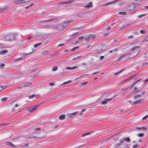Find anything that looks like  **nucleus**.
<instances>
[{
  "mask_svg": "<svg viewBox=\"0 0 148 148\" xmlns=\"http://www.w3.org/2000/svg\"><path fill=\"white\" fill-rule=\"evenodd\" d=\"M64 45V43H62L58 45V47H62Z\"/></svg>",
  "mask_w": 148,
  "mask_h": 148,
  "instance_id": "nucleus-61",
  "label": "nucleus"
},
{
  "mask_svg": "<svg viewBox=\"0 0 148 148\" xmlns=\"http://www.w3.org/2000/svg\"><path fill=\"white\" fill-rule=\"evenodd\" d=\"M86 109H83L81 111V113H80V115L81 116L82 115V112H83L85 111V110Z\"/></svg>",
  "mask_w": 148,
  "mask_h": 148,
  "instance_id": "nucleus-55",
  "label": "nucleus"
},
{
  "mask_svg": "<svg viewBox=\"0 0 148 148\" xmlns=\"http://www.w3.org/2000/svg\"><path fill=\"white\" fill-rule=\"evenodd\" d=\"M5 143L6 145L9 146H11L12 147H16V146L14 144L10 142H6Z\"/></svg>",
  "mask_w": 148,
  "mask_h": 148,
  "instance_id": "nucleus-11",
  "label": "nucleus"
},
{
  "mask_svg": "<svg viewBox=\"0 0 148 148\" xmlns=\"http://www.w3.org/2000/svg\"><path fill=\"white\" fill-rule=\"evenodd\" d=\"M77 66H76L72 67H67L66 68V69L67 70H71L77 68Z\"/></svg>",
  "mask_w": 148,
  "mask_h": 148,
  "instance_id": "nucleus-15",
  "label": "nucleus"
},
{
  "mask_svg": "<svg viewBox=\"0 0 148 148\" xmlns=\"http://www.w3.org/2000/svg\"><path fill=\"white\" fill-rule=\"evenodd\" d=\"M72 81H71V80H69L67 82H64L63 84H67V83H69V82H71Z\"/></svg>",
  "mask_w": 148,
  "mask_h": 148,
  "instance_id": "nucleus-48",
  "label": "nucleus"
},
{
  "mask_svg": "<svg viewBox=\"0 0 148 148\" xmlns=\"http://www.w3.org/2000/svg\"><path fill=\"white\" fill-rule=\"evenodd\" d=\"M31 0H18V3L20 4L29 1Z\"/></svg>",
  "mask_w": 148,
  "mask_h": 148,
  "instance_id": "nucleus-13",
  "label": "nucleus"
},
{
  "mask_svg": "<svg viewBox=\"0 0 148 148\" xmlns=\"http://www.w3.org/2000/svg\"><path fill=\"white\" fill-rule=\"evenodd\" d=\"M123 70H121L118 72L114 74V75H116L119 73H121Z\"/></svg>",
  "mask_w": 148,
  "mask_h": 148,
  "instance_id": "nucleus-50",
  "label": "nucleus"
},
{
  "mask_svg": "<svg viewBox=\"0 0 148 148\" xmlns=\"http://www.w3.org/2000/svg\"><path fill=\"white\" fill-rule=\"evenodd\" d=\"M104 58V56H101L99 58V60L100 61H101L102 60V59Z\"/></svg>",
  "mask_w": 148,
  "mask_h": 148,
  "instance_id": "nucleus-52",
  "label": "nucleus"
},
{
  "mask_svg": "<svg viewBox=\"0 0 148 148\" xmlns=\"http://www.w3.org/2000/svg\"><path fill=\"white\" fill-rule=\"evenodd\" d=\"M111 41L114 43L117 42L118 41V39H112Z\"/></svg>",
  "mask_w": 148,
  "mask_h": 148,
  "instance_id": "nucleus-30",
  "label": "nucleus"
},
{
  "mask_svg": "<svg viewBox=\"0 0 148 148\" xmlns=\"http://www.w3.org/2000/svg\"><path fill=\"white\" fill-rule=\"evenodd\" d=\"M128 25H124V26H123L121 28V29H123L125 27H126V26H128Z\"/></svg>",
  "mask_w": 148,
  "mask_h": 148,
  "instance_id": "nucleus-60",
  "label": "nucleus"
},
{
  "mask_svg": "<svg viewBox=\"0 0 148 148\" xmlns=\"http://www.w3.org/2000/svg\"><path fill=\"white\" fill-rule=\"evenodd\" d=\"M57 67L55 66L54 67H53L52 68V71H55L57 70Z\"/></svg>",
  "mask_w": 148,
  "mask_h": 148,
  "instance_id": "nucleus-34",
  "label": "nucleus"
},
{
  "mask_svg": "<svg viewBox=\"0 0 148 148\" xmlns=\"http://www.w3.org/2000/svg\"><path fill=\"white\" fill-rule=\"evenodd\" d=\"M148 81V78L147 79L144 80L143 81V83H144L146 82H147Z\"/></svg>",
  "mask_w": 148,
  "mask_h": 148,
  "instance_id": "nucleus-64",
  "label": "nucleus"
},
{
  "mask_svg": "<svg viewBox=\"0 0 148 148\" xmlns=\"http://www.w3.org/2000/svg\"><path fill=\"white\" fill-rule=\"evenodd\" d=\"M135 7V5L134 3H130L128 6V9L130 11L133 10Z\"/></svg>",
  "mask_w": 148,
  "mask_h": 148,
  "instance_id": "nucleus-6",
  "label": "nucleus"
},
{
  "mask_svg": "<svg viewBox=\"0 0 148 148\" xmlns=\"http://www.w3.org/2000/svg\"><path fill=\"white\" fill-rule=\"evenodd\" d=\"M148 117V115H147L143 117V118L142 119L143 120L146 119Z\"/></svg>",
  "mask_w": 148,
  "mask_h": 148,
  "instance_id": "nucleus-47",
  "label": "nucleus"
},
{
  "mask_svg": "<svg viewBox=\"0 0 148 148\" xmlns=\"http://www.w3.org/2000/svg\"><path fill=\"white\" fill-rule=\"evenodd\" d=\"M134 77L133 76H132L129 78H128L127 79H125L122 81V83H124L126 82H127L129 81L131 79H132Z\"/></svg>",
  "mask_w": 148,
  "mask_h": 148,
  "instance_id": "nucleus-10",
  "label": "nucleus"
},
{
  "mask_svg": "<svg viewBox=\"0 0 148 148\" xmlns=\"http://www.w3.org/2000/svg\"><path fill=\"white\" fill-rule=\"evenodd\" d=\"M119 0H115L111 2H109L106 3L105 5H111V4H113L114 3V2L116 1H119Z\"/></svg>",
  "mask_w": 148,
  "mask_h": 148,
  "instance_id": "nucleus-16",
  "label": "nucleus"
},
{
  "mask_svg": "<svg viewBox=\"0 0 148 148\" xmlns=\"http://www.w3.org/2000/svg\"><path fill=\"white\" fill-rule=\"evenodd\" d=\"M32 53H27L26 54H25L23 55V56L24 57H26V56H27L28 55H29V54H31Z\"/></svg>",
  "mask_w": 148,
  "mask_h": 148,
  "instance_id": "nucleus-44",
  "label": "nucleus"
},
{
  "mask_svg": "<svg viewBox=\"0 0 148 148\" xmlns=\"http://www.w3.org/2000/svg\"><path fill=\"white\" fill-rule=\"evenodd\" d=\"M90 133H87L86 134H83L82 135V136L83 137H85L86 136L89 135L90 134Z\"/></svg>",
  "mask_w": 148,
  "mask_h": 148,
  "instance_id": "nucleus-32",
  "label": "nucleus"
},
{
  "mask_svg": "<svg viewBox=\"0 0 148 148\" xmlns=\"http://www.w3.org/2000/svg\"><path fill=\"white\" fill-rule=\"evenodd\" d=\"M93 6V3L92 2H90L89 4L85 5V7L86 8H88L90 7H91Z\"/></svg>",
  "mask_w": 148,
  "mask_h": 148,
  "instance_id": "nucleus-12",
  "label": "nucleus"
},
{
  "mask_svg": "<svg viewBox=\"0 0 148 148\" xmlns=\"http://www.w3.org/2000/svg\"><path fill=\"white\" fill-rule=\"evenodd\" d=\"M84 40L86 42H87L90 40V37H89L88 35L84 37Z\"/></svg>",
  "mask_w": 148,
  "mask_h": 148,
  "instance_id": "nucleus-18",
  "label": "nucleus"
},
{
  "mask_svg": "<svg viewBox=\"0 0 148 148\" xmlns=\"http://www.w3.org/2000/svg\"><path fill=\"white\" fill-rule=\"evenodd\" d=\"M7 52H8V51L6 50H3V51H1L0 53H1L2 54H3L4 53H7Z\"/></svg>",
  "mask_w": 148,
  "mask_h": 148,
  "instance_id": "nucleus-31",
  "label": "nucleus"
},
{
  "mask_svg": "<svg viewBox=\"0 0 148 148\" xmlns=\"http://www.w3.org/2000/svg\"><path fill=\"white\" fill-rule=\"evenodd\" d=\"M124 141H127L128 142H130V138H129L127 137L121 139V142H123Z\"/></svg>",
  "mask_w": 148,
  "mask_h": 148,
  "instance_id": "nucleus-14",
  "label": "nucleus"
},
{
  "mask_svg": "<svg viewBox=\"0 0 148 148\" xmlns=\"http://www.w3.org/2000/svg\"><path fill=\"white\" fill-rule=\"evenodd\" d=\"M28 146V144L27 143L25 144V145L23 146L22 147V148H25L27 146Z\"/></svg>",
  "mask_w": 148,
  "mask_h": 148,
  "instance_id": "nucleus-41",
  "label": "nucleus"
},
{
  "mask_svg": "<svg viewBox=\"0 0 148 148\" xmlns=\"http://www.w3.org/2000/svg\"><path fill=\"white\" fill-rule=\"evenodd\" d=\"M88 35L89 37H90V40L92 39H95L96 37L95 35L93 34H91L89 35Z\"/></svg>",
  "mask_w": 148,
  "mask_h": 148,
  "instance_id": "nucleus-17",
  "label": "nucleus"
},
{
  "mask_svg": "<svg viewBox=\"0 0 148 148\" xmlns=\"http://www.w3.org/2000/svg\"><path fill=\"white\" fill-rule=\"evenodd\" d=\"M144 40L148 42V36H147L145 38H144Z\"/></svg>",
  "mask_w": 148,
  "mask_h": 148,
  "instance_id": "nucleus-56",
  "label": "nucleus"
},
{
  "mask_svg": "<svg viewBox=\"0 0 148 148\" xmlns=\"http://www.w3.org/2000/svg\"><path fill=\"white\" fill-rule=\"evenodd\" d=\"M49 51L48 50H47V51H45V52H43V54L45 55L46 53H49Z\"/></svg>",
  "mask_w": 148,
  "mask_h": 148,
  "instance_id": "nucleus-58",
  "label": "nucleus"
},
{
  "mask_svg": "<svg viewBox=\"0 0 148 148\" xmlns=\"http://www.w3.org/2000/svg\"><path fill=\"white\" fill-rule=\"evenodd\" d=\"M81 56H79L75 57L74 58H73L72 60H76L77 59L79 58H81Z\"/></svg>",
  "mask_w": 148,
  "mask_h": 148,
  "instance_id": "nucleus-28",
  "label": "nucleus"
},
{
  "mask_svg": "<svg viewBox=\"0 0 148 148\" xmlns=\"http://www.w3.org/2000/svg\"><path fill=\"white\" fill-rule=\"evenodd\" d=\"M38 107L37 106H33L28 109V110L30 112H33L35 111L36 108Z\"/></svg>",
  "mask_w": 148,
  "mask_h": 148,
  "instance_id": "nucleus-8",
  "label": "nucleus"
},
{
  "mask_svg": "<svg viewBox=\"0 0 148 148\" xmlns=\"http://www.w3.org/2000/svg\"><path fill=\"white\" fill-rule=\"evenodd\" d=\"M131 50H133V51L131 53L130 55L132 57L138 54L140 51V49L138 46H133L131 47Z\"/></svg>",
  "mask_w": 148,
  "mask_h": 148,
  "instance_id": "nucleus-1",
  "label": "nucleus"
},
{
  "mask_svg": "<svg viewBox=\"0 0 148 148\" xmlns=\"http://www.w3.org/2000/svg\"><path fill=\"white\" fill-rule=\"evenodd\" d=\"M141 130H145L147 129V128L144 127H141Z\"/></svg>",
  "mask_w": 148,
  "mask_h": 148,
  "instance_id": "nucleus-54",
  "label": "nucleus"
},
{
  "mask_svg": "<svg viewBox=\"0 0 148 148\" xmlns=\"http://www.w3.org/2000/svg\"><path fill=\"white\" fill-rule=\"evenodd\" d=\"M35 97V95H32L29 96V98L30 99H31Z\"/></svg>",
  "mask_w": 148,
  "mask_h": 148,
  "instance_id": "nucleus-35",
  "label": "nucleus"
},
{
  "mask_svg": "<svg viewBox=\"0 0 148 148\" xmlns=\"http://www.w3.org/2000/svg\"><path fill=\"white\" fill-rule=\"evenodd\" d=\"M119 143H117L116 145V146H119L123 142H121V139L120 140H119Z\"/></svg>",
  "mask_w": 148,
  "mask_h": 148,
  "instance_id": "nucleus-36",
  "label": "nucleus"
},
{
  "mask_svg": "<svg viewBox=\"0 0 148 148\" xmlns=\"http://www.w3.org/2000/svg\"><path fill=\"white\" fill-rule=\"evenodd\" d=\"M55 20L54 19H51L48 20V22H53V21Z\"/></svg>",
  "mask_w": 148,
  "mask_h": 148,
  "instance_id": "nucleus-63",
  "label": "nucleus"
},
{
  "mask_svg": "<svg viewBox=\"0 0 148 148\" xmlns=\"http://www.w3.org/2000/svg\"><path fill=\"white\" fill-rule=\"evenodd\" d=\"M32 4H33V3H31V4H30V5H29V6H27L26 7H25V8H26V9H28V8H29V7H30V6H32Z\"/></svg>",
  "mask_w": 148,
  "mask_h": 148,
  "instance_id": "nucleus-57",
  "label": "nucleus"
},
{
  "mask_svg": "<svg viewBox=\"0 0 148 148\" xmlns=\"http://www.w3.org/2000/svg\"><path fill=\"white\" fill-rule=\"evenodd\" d=\"M8 125V123H5V124H0V126H2V127H3V126L4 125Z\"/></svg>",
  "mask_w": 148,
  "mask_h": 148,
  "instance_id": "nucleus-59",
  "label": "nucleus"
},
{
  "mask_svg": "<svg viewBox=\"0 0 148 148\" xmlns=\"http://www.w3.org/2000/svg\"><path fill=\"white\" fill-rule=\"evenodd\" d=\"M143 65H148V60H147L145 61L143 63Z\"/></svg>",
  "mask_w": 148,
  "mask_h": 148,
  "instance_id": "nucleus-27",
  "label": "nucleus"
},
{
  "mask_svg": "<svg viewBox=\"0 0 148 148\" xmlns=\"http://www.w3.org/2000/svg\"><path fill=\"white\" fill-rule=\"evenodd\" d=\"M117 49H117L115 48V49H112V50L110 51L109 52L111 53H114V52H115L117 50Z\"/></svg>",
  "mask_w": 148,
  "mask_h": 148,
  "instance_id": "nucleus-24",
  "label": "nucleus"
},
{
  "mask_svg": "<svg viewBox=\"0 0 148 148\" xmlns=\"http://www.w3.org/2000/svg\"><path fill=\"white\" fill-rule=\"evenodd\" d=\"M140 32L141 34H144L146 33L147 32L145 30L142 29L140 30Z\"/></svg>",
  "mask_w": 148,
  "mask_h": 148,
  "instance_id": "nucleus-25",
  "label": "nucleus"
},
{
  "mask_svg": "<svg viewBox=\"0 0 148 148\" xmlns=\"http://www.w3.org/2000/svg\"><path fill=\"white\" fill-rule=\"evenodd\" d=\"M78 48H79V47H75L74 48H73V49H72L71 51H73L76 49H78Z\"/></svg>",
  "mask_w": 148,
  "mask_h": 148,
  "instance_id": "nucleus-39",
  "label": "nucleus"
},
{
  "mask_svg": "<svg viewBox=\"0 0 148 148\" xmlns=\"http://www.w3.org/2000/svg\"><path fill=\"white\" fill-rule=\"evenodd\" d=\"M79 40H81L82 39H84V37H83V36L80 37H79Z\"/></svg>",
  "mask_w": 148,
  "mask_h": 148,
  "instance_id": "nucleus-46",
  "label": "nucleus"
},
{
  "mask_svg": "<svg viewBox=\"0 0 148 148\" xmlns=\"http://www.w3.org/2000/svg\"><path fill=\"white\" fill-rule=\"evenodd\" d=\"M118 13L121 15H125L126 14V12L123 11H121L118 12Z\"/></svg>",
  "mask_w": 148,
  "mask_h": 148,
  "instance_id": "nucleus-22",
  "label": "nucleus"
},
{
  "mask_svg": "<svg viewBox=\"0 0 148 148\" xmlns=\"http://www.w3.org/2000/svg\"><path fill=\"white\" fill-rule=\"evenodd\" d=\"M32 38H33L32 37H29V38H27L25 39V41H27L28 40H29L31 39Z\"/></svg>",
  "mask_w": 148,
  "mask_h": 148,
  "instance_id": "nucleus-49",
  "label": "nucleus"
},
{
  "mask_svg": "<svg viewBox=\"0 0 148 148\" xmlns=\"http://www.w3.org/2000/svg\"><path fill=\"white\" fill-rule=\"evenodd\" d=\"M108 94L107 93H104L101 95V98L103 99L105 98Z\"/></svg>",
  "mask_w": 148,
  "mask_h": 148,
  "instance_id": "nucleus-20",
  "label": "nucleus"
},
{
  "mask_svg": "<svg viewBox=\"0 0 148 148\" xmlns=\"http://www.w3.org/2000/svg\"><path fill=\"white\" fill-rule=\"evenodd\" d=\"M115 95H114L112 98L108 99H106L104 100L101 101L100 102V103H101V104H106L109 101L112 100V99L114 97H115Z\"/></svg>",
  "mask_w": 148,
  "mask_h": 148,
  "instance_id": "nucleus-5",
  "label": "nucleus"
},
{
  "mask_svg": "<svg viewBox=\"0 0 148 148\" xmlns=\"http://www.w3.org/2000/svg\"><path fill=\"white\" fill-rule=\"evenodd\" d=\"M77 113V112H76L71 114H68L67 115V117L69 118H72V117L75 115Z\"/></svg>",
  "mask_w": 148,
  "mask_h": 148,
  "instance_id": "nucleus-9",
  "label": "nucleus"
},
{
  "mask_svg": "<svg viewBox=\"0 0 148 148\" xmlns=\"http://www.w3.org/2000/svg\"><path fill=\"white\" fill-rule=\"evenodd\" d=\"M65 116L64 114H63L61 115H60L59 118V119L60 120H64L65 118Z\"/></svg>",
  "mask_w": 148,
  "mask_h": 148,
  "instance_id": "nucleus-21",
  "label": "nucleus"
},
{
  "mask_svg": "<svg viewBox=\"0 0 148 148\" xmlns=\"http://www.w3.org/2000/svg\"><path fill=\"white\" fill-rule=\"evenodd\" d=\"M73 0H69L68 1L66 2H61L58 3V4L60 5H62L63 4H70L74 1Z\"/></svg>",
  "mask_w": 148,
  "mask_h": 148,
  "instance_id": "nucleus-7",
  "label": "nucleus"
},
{
  "mask_svg": "<svg viewBox=\"0 0 148 148\" xmlns=\"http://www.w3.org/2000/svg\"><path fill=\"white\" fill-rule=\"evenodd\" d=\"M5 38L11 41L14 40L16 39V35L14 34L7 35L5 36Z\"/></svg>",
  "mask_w": 148,
  "mask_h": 148,
  "instance_id": "nucleus-3",
  "label": "nucleus"
},
{
  "mask_svg": "<svg viewBox=\"0 0 148 148\" xmlns=\"http://www.w3.org/2000/svg\"><path fill=\"white\" fill-rule=\"evenodd\" d=\"M7 87V85L1 86L0 85V91H1Z\"/></svg>",
  "mask_w": 148,
  "mask_h": 148,
  "instance_id": "nucleus-19",
  "label": "nucleus"
},
{
  "mask_svg": "<svg viewBox=\"0 0 148 148\" xmlns=\"http://www.w3.org/2000/svg\"><path fill=\"white\" fill-rule=\"evenodd\" d=\"M131 53H126L121 55L119 58L116 60L117 61L123 59H127L129 58H132V56L130 55Z\"/></svg>",
  "mask_w": 148,
  "mask_h": 148,
  "instance_id": "nucleus-2",
  "label": "nucleus"
},
{
  "mask_svg": "<svg viewBox=\"0 0 148 148\" xmlns=\"http://www.w3.org/2000/svg\"><path fill=\"white\" fill-rule=\"evenodd\" d=\"M20 60V58H17V59H14V62H16L17 61L19 60Z\"/></svg>",
  "mask_w": 148,
  "mask_h": 148,
  "instance_id": "nucleus-51",
  "label": "nucleus"
},
{
  "mask_svg": "<svg viewBox=\"0 0 148 148\" xmlns=\"http://www.w3.org/2000/svg\"><path fill=\"white\" fill-rule=\"evenodd\" d=\"M78 34L77 32L75 33L74 34H73L72 35H71V36H75L77 35Z\"/></svg>",
  "mask_w": 148,
  "mask_h": 148,
  "instance_id": "nucleus-62",
  "label": "nucleus"
},
{
  "mask_svg": "<svg viewBox=\"0 0 148 148\" xmlns=\"http://www.w3.org/2000/svg\"><path fill=\"white\" fill-rule=\"evenodd\" d=\"M5 66V64L3 63H0V67L1 68H3Z\"/></svg>",
  "mask_w": 148,
  "mask_h": 148,
  "instance_id": "nucleus-29",
  "label": "nucleus"
},
{
  "mask_svg": "<svg viewBox=\"0 0 148 148\" xmlns=\"http://www.w3.org/2000/svg\"><path fill=\"white\" fill-rule=\"evenodd\" d=\"M138 146V144H136L133 146V147L134 148H137Z\"/></svg>",
  "mask_w": 148,
  "mask_h": 148,
  "instance_id": "nucleus-53",
  "label": "nucleus"
},
{
  "mask_svg": "<svg viewBox=\"0 0 148 148\" xmlns=\"http://www.w3.org/2000/svg\"><path fill=\"white\" fill-rule=\"evenodd\" d=\"M18 107V105L17 104H16L15 105V106L14 107V108H13V110H12V111H14V110H16V109L15 108L16 107Z\"/></svg>",
  "mask_w": 148,
  "mask_h": 148,
  "instance_id": "nucleus-45",
  "label": "nucleus"
},
{
  "mask_svg": "<svg viewBox=\"0 0 148 148\" xmlns=\"http://www.w3.org/2000/svg\"><path fill=\"white\" fill-rule=\"evenodd\" d=\"M146 15L145 14H141V15H140L139 16H138V17L139 18H141V17H143L144 16H145Z\"/></svg>",
  "mask_w": 148,
  "mask_h": 148,
  "instance_id": "nucleus-43",
  "label": "nucleus"
},
{
  "mask_svg": "<svg viewBox=\"0 0 148 148\" xmlns=\"http://www.w3.org/2000/svg\"><path fill=\"white\" fill-rule=\"evenodd\" d=\"M41 44V42L38 43H36L34 45V47L35 48H37Z\"/></svg>",
  "mask_w": 148,
  "mask_h": 148,
  "instance_id": "nucleus-23",
  "label": "nucleus"
},
{
  "mask_svg": "<svg viewBox=\"0 0 148 148\" xmlns=\"http://www.w3.org/2000/svg\"><path fill=\"white\" fill-rule=\"evenodd\" d=\"M87 83V82H83L81 83V85L82 86H84Z\"/></svg>",
  "mask_w": 148,
  "mask_h": 148,
  "instance_id": "nucleus-37",
  "label": "nucleus"
},
{
  "mask_svg": "<svg viewBox=\"0 0 148 148\" xmlns=\"http://www.w3.org/2000/svg\"><path fill=\"white\" fill-rule=\"evenodd\" d=\"M144 136V134L143 133L139 134L138 136L139 137H143Z\"/></svg>",
  "mask_w": 148,
  "mask_h": 148,
  "instance_id": "nucleus-33",
  "label": "nucleus"
},
{
  "mask_svg": "<svg viewBox=\"0 0 148 148\" xmlns=\"http://www.w3.org/2000/svg\"><path fill=\"white\" fill-rule=\"evenodd\" d=\"M141 101V100L138 101H136L134 103V104H138V103H140Z\"/></svg>",
  "mask_w": 148,
  "mask_h": 148,
  "instance_id": "nucleus-42",
  "label": "nucleus"
},
{
  "mask_svg": "<svg viewBox=\"0 0 148 148\" xmlns=\"http://www.w3.org/2000/svg\"><path fill=\"white\" fill-rule=\"evenodd\" d=\"M141 95H136L135 96H134V98L135 99H137L138 98H140V97H141Z\"/></svg>",
  "mask_w": 148,
  "mask_h": 148,
  "instance_id": "nucleus-38",
  "label": "nucleus"
},
{
  "mask_svg": "<svg viewBox=\"0 0 148 148\" xmlns=\"http://www.w3.org/2000/svg\"><path fill=\"white\" fill-rule=\"evenodd\" d=\"M25 87L24 84H22L20 85L18 87L19 88H22L23 87Z\"/></svg>",
  "mask_w": 148,
  "mask_h": 148,
  "instance_id": "nucleus-40",
  "label": "nucleus"
},
{
  "mask_svg": "<svg viewBox=\"0 0 148 148\" xmlns=\"http://www.w3.org/2000/svg\"><path fill=\"white\" fill-rule=\"evenodd\" d=\"M24 84L25 87H28L31 84V83H27Z\"/></svg>",
  "mask_w": 148,
  "mask_h": 148,
  "instance_id": "nucleus-26",
  "label": "nucleus"
},
{
  "mask_svg": "<svg viewBox=\"0 0 148 148\" xmlns=\"http://www.w3.org/2000/svg\"><path fill=\"white\" fill-rule=\"evenodd\" d=\"M103 46V45H102L100 44L98 45L96 47L95 50V52L97 53H99L103 49L102 48Z\"/></svg>",
  "mask_w": 148,
  "mask_h": 148,
  "instance_id": "nucleus-4",
  "label": "nucleus"
}]
</instances>
